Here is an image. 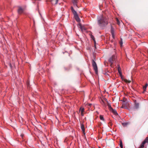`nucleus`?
<instances>
[{
  "label": "nucleus",
  "instance_id": "nucleus-16",
  "mask_svg": "<svg viewBox=\"0 0 148 148\" xmlns=\"http://www.w3.org/2000/svg\"><path fill=\"white\" fill-rule=\"evenodd\" d=\"M81 128L82 131L84 132V127L83 125H81Z\"/></svg>",
  "mask_w": 148,
  "mask_h": 148
},
{
  "label": "nucleus",
  "instance_id": "nucleus-13",
  "mask_svg": "<svg viewBox=\"0 0 148 148\" xmlns=\"http://www.w3.org/2000/svg\"><path fill=\"white\" fill-rule=\"evenodd\" d=\"M145 144V142H143L142 144L140 145L139 148H143L144 147V145Z\"/></svg>",
  "mask_w": 148,
  "mask_h": 148
},
{
  "label": "nucleus",
  "instance_id": "nucleus-19",
  "mask_svg": "<svg viewBox=\"0 0 148 148\" xmlns=\"http://www.w3.org/2000/svg\"><path fill=\"white\" fill-rule=\"evenodd\" d=\"M139 106V103H136L135 105V107L136 108H138Z\"/></svg>",
  "mask_w": 148,
  "mask_h": 148
},
{
  "label": "nucleus",
  "instance_id": "nucleus-26",
  "mask_svg": "<svg viewBox=\"0 0 148 148\" xmlns=\"http://www.w3.org/2000/svg\"><path fill=\"white\" fill-rule=\"evenodd\" d=\"M120 45L121 46H122V45H123V42H120Z\"/></svg>",
  "mask_w": 148,
  "mask_h": 148
},
{
  "label": "nucleus",
  "instance_id": "nucleus-4",
  "mask_svg": "<svg viewBox=\"0 0 148 148\" xmlns=\"http://www.w3.org/2000/svg\"><path fill=\"white\" fill-rule=\"evenodd\" d=\"M116 57L115 56L113 55L112 56V57H110L109 59V61L112 64L113 62L116 59Z\"/></svg>",
  "mask_w": 148,
  "mask_h": 148
},
{
  "label": "nucleus",
  "instance_id": "nucleus-8",
  "mask_svg": "<svg viewBox=\"0 0 148 148\" xmlns=\"http://www.w3.org/2000/svg\"><path fill=\"white\" fill-rule=\"evenodd\" d=\"M110 111H111L115 115H118L116 111L115 110H114L113 108H111Z\"/></svg>",
  "mask_w": 148,
  "mask_h": 148
},
{
  "label": "nucleus",
  "instance_id": "nucleus-9",
  "mask_svg": "<svg viewBox=\"0 0 148 148\" xmlns=\"http://www.w3.org/2000/svg\"><path fill=\"white\" fill-rule=\"evenodd\" d=\"M58 1V0H51V1L53 5H56Z\"/></svg>",
  "mask_w": 148,
  "mask_h": 148
},
{
  "label": "nucleus",
  "instance_id": "nucleus-17",
  "mask_svg": "<svg viewBox=\"0 0 148 148\" xmlns=\"http://www.w3.org/2000/svg\"><path fill=\"white\" fill-rule=\"evenodd\" d=\"M90 37L92 38V39H93V40L94 41V42L95 43V42H96V41H95V38H94V36H93L92 35H90Z\"/></svg>",
  "mask_w": 148,
  "mask_h": 148
},
{
  "label": "nucleus",
  "instance_id": "nucleus-24",
  "mask_svg": "<svg viewBox=\"0 0 148 148\" xmlns=\"http://www.w3.org/2000/svg\"><path fill=\"white\" fill-rule=\"evenodd\" d=\"M121 68L119 65H118V70H121Z\"/></svg>",
  "mask_w": 148,
  "mask_h": 148
},
{
  "label": "nucleus",
  "instance_id": "nucleus-14",
  "mask_svg": "<svg viewBox=\"0 0 148 148\" xmlns=\"http://www.w3.org/2000/svg\"><path fill=\"white\" fill-rule=\"evenodd\" d=\"M147 86V84H146L145 86L143 87V89L144 91H146Z\"/></svg>",
  "mask_w": 148,
  "mask_h": 148
},
{
  "label": "nucleus",
  "instance_id": "nucleus-20",
  "mask_svg": "<svg viewBox=\"0 0 148 148\" xmlns=\"http://www.w3.org/2000/svg\"><path fill=\"white\" fill-rule=\"evenodd\" d=\"M77 0H73V3L74 5L77 6L76 3H77Z\"/></svg>",
  "mask_w": 148,
  "mask_h": 148
},
{
  "label": "nucleus",
  "instance_id": "nucleus-7",
  "mask_svg": "<svg viewBox=\"0 0 148 148\" xmlns=\"http://www.w3.org/2000/svg\"><path fill=\"white\" fill-rule=\"evenodd\" d=\"M74 18L78 22L80 21V19L79 18L77 14L74 16Z\"/></svg>",
  "mask_w": 148,
  "mask_h": 148
},
{
  "label": "nucleus",
  "instance_id": "nucleus-1",
  "mask_svg": "<svg viewBox=\"0 0 148 148\" xmlns=\"http://www.w3.org/2000/svg\"><path fill=\"white\" fill-rule=\"evenodd\" d=\"M98 23L101 27H103L107 25L108 21L107 18L103 16H101L98 18Z\"/></svg>",
  "mask_w": 148,
  "mask_h": 148
},
{
  "label": "nucleus",
  "instance_id": "nucleus-22",
  "mask_svg": "<svg viewBox=\"0 0 148 148\" xmlns=\"http://www.w3.org/2000/svg\"><path fill=\"white\" fill-rule=\"evenodd\" d=\"M118 72H119V74L120 75H121L122 73H121V69L119 70H118Z\"/></svg>",
  "mask_w": 148,
  "mask_h": 148
},
{
  "label": "nucleus",
  "instance_id": "nucleus-6",
  "mask_svg": "<svg viewBox=\"0 0 148 148\" xmlns=\"http://www.w3.org/2000/svg\"><path fill=\"white\" fill-rule=\"evenodd\" d=\"M84 111V108H82V107H81L79 110V112H81V115L82 116H84V113L83 112Z\"/></svg>",
  "mask_w": 148,
  "mask_h": 148
},
{
  "label": "nucleus",
  "instance_id": "nucleus-21",
  "mask_svg": "<svg viewBox=\"0 0 148 148\" xmlns=\"http://www.w3.org/2000/svg\"><path fill=\"white\" fill-rule=\"evenodd\" d=\"M143 142H145V143H146L148 142V137H147L145 139V140L143 141Z\"/></svg>",
  "mask_w": 148,
  "mask_h": 148
},
{
  "label": "nucleus",
  "instance_id": "nucleus-12",
  "mask_svg": "<svg viewBox=\"0 0 148 148\" xmlns=\"http://www.w3.org/2000/svg\"><path fill=\"white\" fill-rule=\"evenodd\" d=\"M119 145L121 148H123L122 142L121 140L119 141Z\"/></svg>",
  "mask_w": 148,
  "mask_h": 148
},
{
  "label": "nucleus",
  "instance_id": "nucleus-23",
  "mask_svg": "<svg viewBox=\"0 0 148 148\" xmlns=\"http://www.w3.org/2000/svg\"><path fill=\"white\" fill-rule=\"evenodd\" d=\"M116 20H117L118 24V25H119L120 24V22L119 21L117 18L116 19Z\"/></svg>",
  "mask_w": 148,
  "mask_h": 148
},
{
  "label": "nucleus",
  "instance_id": "nucleus-18",
  "mask_svg": "<svg viewBox=\"0 0 148 148\" xmlns=\"http://www.w3.org/2000/svg\"><path fill=\"white\" fill-rule=\"evenodd\" d=\"M124 81L127 83H130L131 82V81L130 80H127L126 79H124Z\"/></svg>",
  "mask_w": 148,
  "mask_h": 148
},
{
  "label": "nucleus",
  "instance_id": "nucleus-5",
  "mask_svg": "<svg viewBox=\"0 0 148 148\" xmlns=\"http://www.w3.org/2000/svg\"><path fill=\"white\" fill-rule=\"evenodd\" d=\"M78 26L81 29L82 31L85 30L86 28L83 26L80 23H79L78 25Z\"/></svg>",
  "mask_w": 148,
  "mask_h": 148
},
{
  "label": "nucleus",
  "instance_id": "nucleus-3",
  "mask_svg": "<svg viewBox=\"0 0 148 148\" xmlns=\"http://www.w3.org/2000/svg\"><path fill=\"white\" fill-rule=\"evenodd\" d=\"M25 10V8H23L22 7H19L18 10V13L20 14H22L23 13V12Z\"/></svg>",
  "mask_w": 148,
  "mask_h": 148
},
{
  "label": "nucleus",
  "instance_id": "nucleus-11",
  "mask_svg": "<svg viewBox=\"0 0 148 148\" xmlns=\"http://www.w3.org/2000/svg\"><path fill=\"white\" fill-rule=\"evenodd\" d=\"M111 34H112V38H114V32L113 29L112 27L111 28Z\"/></svg>",
  "mask_w": 148,
  "mask_h": 148
},
{
  "label": "nucleus",
  "instance_id": "nucleus-10",
  "mask_svg": "<svg viewBox=\"0 0 148 148\" xmlns=\"http://www.w3.org/2000/svg\"><path fill=\"white\" fill-rule=\"evenodd\" d=\"M71 10L72 12L74 14V16L77 14L76 12L74 10L72 7H71Z\"/></svg>",
  "mask_w": 148,
  "mask_h": 148
},
{
  "label": "nucleus",
  "instance_id": "nucleus-25",
  "mask_svg": "<svg viewBox=\"0 0 148 148\" xmlns=\"http://www.w3.org/2000/svg\"><path fill=\"white\" fill-rule=\"evenodd\" d=\"M108 106L110 109V110H111V108H112L110 105H108Z\"/></svg>",
  "mask_w": 148,
  "mask_h": 148
},
{
  "label": "nucleus",
  "instance_id": "nucleus-2",
  "mask_svg": "<svg viewBox=\"0 0 148 148\" xmlns=\"http://www.w3.org/2000/svg\"><path fill=\"white\" fill-rule=\"evenodd\" d=\"M92 66L93 67V69H94V70L95 71V73H97V72H98V69H97V65L96 63L95 62V61H94L93 60L92 61Z\"/></svg>",
  "mask_w": 148,
  "mask_h": 148
},
{
  "label": "nucleus",
  "instance_id": "nucleus-15",
  "mask_svg": "<svg viewBox=\"0 0 148 148\" xmlns=\"http://www.w3.org/2000/svg\"><path fill=\"white\" fill-rule=\"evenodd\" d=\"M100 120L103 121H104V119L103 115H100Z\"/></svg>",
  "mask_w": 148,
  "mask_h": 148
}]
</instances>
